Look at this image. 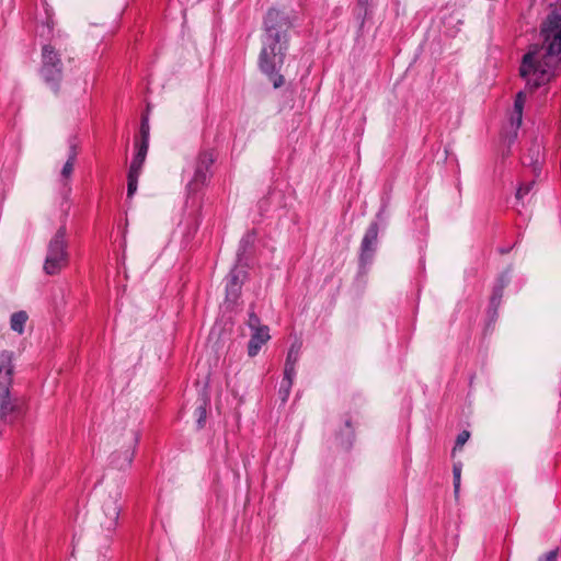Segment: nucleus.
I'll return each mask as SVG.
<instances>
[{"mask_svg": "<svg viewBox=\"0 0 561 561\" xmlns=\"http://www.w3.org/2000/svg\"><path fill=\"white\" fill-rule=\"evenodd\" d=\"M469 437L470 433L468 431H462L461 433H459L456 439L454 451L458 448H462V446L467 443Z\"/></svg>", "mask_w": 561, "mask_h": 561, "instance_id": "nucleus-24", "label": "nucleus"}, {"mask_svg": "<svg viewBox=\"0 0 561 561\" xmlns=\"http://www.w3.org/2000/svg\"><path fill=\"white\" fill-rule=\"evenodd\" d=\"M140 174L128 172L127 197L130 198L137 191L138 178Z\"/></svg>", "mask_w": 561, "mask_h": 561, "instance_id": "nucleus-20", "label": "nucleus"}, {"mask_svg": "<svg viewBox=\"0 0 561 561\" xmlns=\"http://www.w3.org/2000/svg\"><path fill=\"white\" fill-rule=\"evenodd\" d=\"M378 237V226L377 224H371L367 229L363 241H362V259L365 260L369 257L374 251V245L377 242Z\"/></svg>", "mask_w": 561, "mask_h": 561, "instance_id": "nucleus-11", "label": "nucleus"}, {"mask_svg": "<svg viewBox=\"0 0 561 561\" xmlns=\"http://www.w3.org/2000/svg\"><path fill=\"white\" fill-rule=\"evenodd\" d=\"M41 76L46 83L57 90L62 77V62L60 55L51 45H45L42 49Z\"/></svg>", "mask_w": 561, "mask_h": 561, "instance_id": "nucleus-5", "label": "nucleus"}, {"mask_svg": "<svg viewBox=\"0 0 561 561\" xmlns=\"http://www.w3.org/2000/svg\"><path fill=\"white\" fill-rule=\"evenodd\" d=\"M0 417L8 423H12L22 414L21 407L18 402L10 399V394H0Z\"/></svg>", "mask_w": 561, "mask_h": 561, "instance_id": "nucleus-10", "label": "nucleus"}, {"mask_svg": "<svg viewBox=\"0 0 561 561\" xmlns=\"http://www.w3.org/2000/svg\"><path fill=\"white\" fill-rule=\"evenodd\" d=\"M494 291H496V297L501 300L503 296V287L495 288Z\"/></svg>", "mask_w": 561, "mask_h": 561, "instance_id": "nucleus-31", "label": "nucleus"}, {"mask_svg": "<svg viewBox=\"0 0 561 561\" xmlns=\"http://www.w3.org/2000/svg\"><path fill=\"white\" fill-rule=\"evenodd\" d=\"M558 549L547 552L545 556L539 558V561H557Z\"/></svg>", "mask_w": 561, "mask_h": 561, "instance_id": "nucleus-26", "label": "nucleus"}, {"mask_svg": "<svg viewBox=\"0 0 561 561\" xmlns=\"http://www.w3.org/2000/svg\"><path fill=\"white\" fill-rule=\"evenodd\" d=\"M526 102V94L523 91H519L514 101V111L517 114V118L520 119L523 116V110Z\"/></svg>", "mask_w": 561, "mask_h": 561, "instance_id": "nucleus-19", "label": "nucleus"}, {"mask_svg": "<svg viewBox=\"0 0 561 561\" xmlns=\"http://www.w3.org/2000/svg\"><path fill=\"white\" fill-rule=\"evenodd\" d=\"M262 49L259 65L263 72L275 75L284 64L288 44V31L293 22L288 14L276 9H270L264 18Z\"/></svg>", "mask_w": 561, "mask_h": 561, "instance_id": "nucleus-2", "label": "nucleus"}, {"mask_svg": "<svg viewBox=\"0 0 561 561\" xmlns=\"http://www.w3.org/2000/svg\"><path fill=\"white\" fill-rule=\"evenodd\" d=\"M141 144L149 146V123L148 118L144 117L140 125Z\"/></svg>", "mask_w": 561, "mask_h": 561, "instance_id": "nucleus-23", "label": "nucleus"}, {"mask_svg": "<svg viewBox=\"0 0 561 561\" xmlns=\"http://www.w3.org/2000/svg\"><path fill=\"white\" fill-rule=\"evenodd\" d=\"M540 156V147L539 145H534L526 157L523 158V163L526 164L527 161L530 165H534V169L536 170L537 163L539 161Z\"/></svg>", "mask_w": 561, "mask_h": 561, "instance_id": "nucleus-17", "label": "nucleus"}, {"mask_svg": "<svg viewBox=\"0 0 561 561\" xmlns=\"http://www.w3.org/2000/svg\"><path fill=\"white\" fill-rule=\"evenodd\" d=\"M148 147L149 146H147V144L139 145L138 151L130 164L129 172H134V173H138V174L141 173V168H142V164L145 162V159H146V156L148 152Z\"/></svg>", "mask_w": 561, "mask_h": 561, "instance_id": "nucleus-13", "label": "nucleus"}, {"mask_svg": "<svg viewBox=\"0 0 561 561\" xmlns=\"http://www.w3.org/2000/svg\"><path fill=\"white\" fill-rule=\"evenodd\" d=\"M27 320V314L24 311L14 312L11 316L10 327L13 331L22 334L24 332V325Z\"/></svg>", "mask_w": 561, "mask_h": 561, "instance_id": "nucleus-14", "label": "nucleus"}, {"mask_svg": "<svg viewBox=\"0 0 561 561\" xmlns=\"http://www.w3.org/2000/svg\"><path fill=\"white\" fill-rule=\"evenodd\" d=\"M68 263V242L66 240V228L62 226L48 242L43 270L47 275H57Z\"/></svg>", "mask_w": 561, "mask_h": 561, "instance_id": "nucleus-4", "label": "nucleus"}, {"mask_svg": "<svg viewBox=\"0 0 561 561\" xmlns=\"http://www.w3.org/2000/svg\"><path fill=\"white\" fill-rule=\"evenodd\" d=\"M129 435H130V446H134L138 440L137 433L134 431H130Z\"/></svg>", "mask_w": 561, "mask_h": 561, "instance_id": "nucleus-29", "label": "nucleus"}, {"mask_svg": "<svg viewBox=\"0 0 561 561\" xmlns=\"http://www.w3.org/2000/svg\"><path fill=\"white\" fill-rule=\"evenodd\" d=\"M522 122H523V116H520V119H518L517 114H515V112H513L512 117H511L512 125L515 126L516 128H519L522 125Z\"/></svg>", "mask_w": 561, "mask_h": 561, "instance_id": "nucleus-27", "label": "nucleus"}, {"mask_svg": "<svg viewBox=\"0 0 561 561\" xmlns=\"http://www.w3.org/2000/svg\"><path fill=\"white\" fill-rule=\"evenodd\" d=\"M453 474H454V493L457 497L460 490V479H461V465L455 463L453 467Z\"/></svg>", "mask_w": 561, "mask_h": 561, "instance_id": "nucleus-21", "label": "nucleus"}, {"mask_svg": "<svg viewBox=\"0 0 561 561\" xmlns=\"http://www.w3.org/2000/svg\"><path fill=\"white\" fill-rule=\"evenodd\" d=\"M76 157H77L76 146L71 145V147H70V154H69L68 160H67V162L65 163V165H64V168L61 170V175L65 179H68L71 175V173L73 171V164H75Z\"/></svg>", "mask_w": 561, "mask_h": 561, "instance_id": "nucleus-15", "label": "nucleus"}, {"mask_svg": "<svg viewBox=\"0 0 561 561\" xmlns=\"http://www.w3.org/2000/svg\"><path fill=\"white\" fill-rule=\"evenodd\" d=\"M243 276V271L239 268H233L230 272L226 286V297L228 301L236 302L239 298Z\"/></svg>", "mask_w": 561, "mask_h": 561, "instance_id": "nucleus-9", "label": "nucleus"}, {"mask_svg": "<svg viewBox=\"0 0 561 561\" xmlns=\"http://www.w3.org/2000/svg\"><path fill=\"white\" fill-rule=\"evenodd\" d=\"M121 497V488L118 485L111 488L102 495L100 507L94 514L96 536L103 541L104 547H108L118 525L122 510Z\"/></svg>", "mask_w": 561, "mask_h": 561, "instance_id": "nucleus-3", "label": "nucleus"}, {"mask_svg": "<svg viewBox=\"0 0 561 561\" xmlns=\"http://www.w3.org/2000/svg\"><path fill=\"white\" fill-rule=\"evenodd\" d=\"M534 184H535V182L533 181V182L520 185L516 192V198L522 199L525 195H527L531 191Z\"/></svg>", "mask_w": 561, "mask_h": 561, "instance_id": "nucleus-25", "label": "nucleus"}, {"mask_svg": "<svg viewBox=\"0 0 561 561\" xmlns=\"http://www.w3.org/2000/svg\"><path fill=\"white\" fill-rule=\"evenodd\" d=\"M133 460V454L129 450L126 451V465L129 466Z\"/></svg>", "mask_w": 561, "mask_h": 561, "instance_id": "nucleus-30", "label": "nucleus"}, {"mask_svg": "<svg viewBox=\"0 0 561 561\" xmlns=\"http://www.w3.org/2000/svg\"><path fill=\"white\" fill-rule=\"evenodd\" d=\"M342 445L351 447L354 439V430L350 420L345 421V430L341 433Z\"/></svg>", "mask_w": 561, "mask_h": 561, "instance_id": "nucleus-16", "label": "nucleus"}, {"mask_svg": "<svg viewBox=\"0 0 561 561\" xmlns=\"http://www.w3.org/2000/svg\"><path fill=\"white\" fill-rule=\"evenodd\" d=\"M369 0H359L360 4H368Z\"/></svg>", "mask_w": 561, "mask_h": 561, "instance_id": "nucleus-33", "label": "nucleus"}, {"mask_svg": "<svg viewBox=\"0 0 561 561\" xmlns=\"http://www.w3.org/2000/svg\"><path fill=\"white\" fill-rule=\"evenodd\" d=\"M301 350V343L296 341L291 344L285 363L284 374L285 377L295 376V364L298 360Z\"/></svg>", "mask_w": 561, "mask_h": 561, "instance_id": "nucleus-12", "label": "nucleus"}, {"mask_svg": "<svg viewBox=\"0 0 561 561\" xmlns=\"http://www.w3.org/2000/svg\"><path fill=\"white\" fill-rule=\"evenodd\" d=\"M500 302H501V300H499V298L496 297V291H494L491 297V306L494 307V309H496L499 307Z\"/></svg>", "mask_w": 561, "mask_h": 561, "instance_id": "nucleus-28", "label": "nucleus"}, {"mask_svg": "<svg viewBox=\"0 0 561 561\" xmlns=\"http://www.w3.org/2000/svg\"><path fill=\"white\" fill-rule=\"evenodd\" d=\"M293 379H294V376H289V377L284 376V378L282 380L280 387H279V396L283 401H286L289 396L290 388L293 385Z\"/></svg>", "mask_w": 561, "mask_h": 561, "instance_id": "nucleus-18", "label": "nucleus"}, {"mask_svg": "<svg viewBox=\"0 0 561 561\" xmlns=\"http://www.w3.org/2000/svg\"><path fill=\"white\" fill-rule=\"evenodd\" d=\"M195 413L197 415L198 427H202L206 420V401L205 400H203L202 403L196 408Z\"/></svg>", "mask_w": 561, "mask_h": 561, "instance_id": "nucleus-22", "label": "nucleus"}, {"mask_svg": "<svg viewBox=\"0 0 561 561\" xmlns=\"http://www.w3.org/2000/svg\"><path fill=\"white\" fill-rule=\"evenodd\" d=\"M282 83H283V78H282V77H279V78H278V80H275V81H274V87H275V88H278Z\"/></svg>", "mask_w": 561, "mask_h": 561, "instance_id": "nucleus-32", "label": "nucleus"}, {"mask_svg": "<svg viewBox=\"0 0 561 561\" xmlns=\"http://www.w3.org/2000/svg\"><path fill=\"white\" fill-rule=\"evenodd\" d=\"M214 162V154L210 151H204L198 156L195 173L192 181L188 183L191 191H197L209 179V169Z\"/></svg>", "mask_w": 561, "mask_h": 561, "instance_id": "nucleus-7", "label": "nucleus"}, {"mask_svg": "<svg viewBox=\"0 0 561 561\" xmlns=\"http://www.w3.org/2000/svg\"><path fill=\"white\" fill-rule=\"evenodd\" d=\"M542 61H537L536 53L529 51L523 57L520 76L531 90L537 89L554 75L561 64V9L552 10L541 24Z\"/></svg>", "mask_w": 561, "mask_h": 561, "instance_id": "nucleus-1", "label": "nucleus"}, {"mask_svg": "<svg viewBox=\"0 0 561 561\" xmlns=\"http://www.w3.org/2000/svg\"><path fill=\"white\" fill-rule=\"evenodd\" d=\"M248 327L252 331L251 339L248 344V355L254 357L257 355L261 347L271 339L268 327L261 323L260 318L254 313H249L247 322Z\"/></svg>", "mask_w": 561, "mask_h": 561, "instance_id": "nucleus-6", "label": "nucleus"}, {"mask_svg": "<svg viewBox=\"0 0 561 561\" xmlns=\"http://www.w3.org/2000/svg\"><path fill=\"white\" fill-rule=\"evenodd\" d=\"M13 353L3 351L0 353V394H10L13 381Z\"/></svg>", "mask_w": 561, "mask_h": 561, "instance_id": "nucleus-8", "label": "nucleus"}]
</instances>
